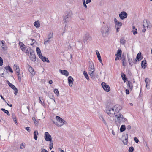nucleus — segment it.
<instances>
[{"label": "nucleus", "instance_id": "obj_2", "mask_svg": "<svg viewBox=\"0 0 152 152\" xmlns=\"http://www.w3.org/2000/svg\"><path fill=\"white\" fill-rule=\"evenodd\" d=\"M102 36L104 37H107L109 34V27L108 25H102L100 29Z\"/></svg>", "mask_w": 152, "mask_h": 152}, {"label": "nucleus", "instance_id": "obj_35", "mask_svg": "<svg viewBox=\"0 0 152 152\" xmlns=\"http://www.w3.org/2000/svg\"><path fill=\"white\" fill-rule=\"evenodd\" d=\"M83 74L86 78L88 80H89V78L88 76V74L86 71H84L83 72Z\"/></svg>", "mask_w": 152, "mask_h": 152}, {"label": "nucleus", "instance_id": "obj_16", "mask_svg": "<svg viewBox=\"0 0 152 152\" xmlns=\"http://www.w3.org/2000/svg\"><path fill=\"white\" fill-rule=\"evenodd\" d=\"M147 61L146 60H144L141 61V67L143 69H145L147 66Z\"/></svg>", "mask_w": 152, "mask_h": 152}, {"label": "nucleus", "instance_id": "obj_11", "mask_svg": "<svg viewBox=\"0 0 152 152\" xmlns=\"http://www.w3.org/2000/svg\"><path fill=\"white\" fill-rule=\"evenodd\" d=\"M73 81L74 79L72 76H69V77L68 78V82L69 86L71 87L72 86Z\"/></svg>", "mask_w": 152, "mask_h": 152}, {"label": "nucleus", "instance_id": "obj_63", "mask_svg": "<svg viewBox=\"0 0 152 152\" xmlns=\"http://www.w3.org/2000/svg\"><path fill=\"white\" fill-rule=\"evenodd\" d=\"M27 3L30 4H31L33 3V0H29L27 1Z\"/></svg>", "mask_w": 152, "mask_h": 152}, {"label": "nucleus", "instance_id": "obj_26", "mask_svg": "<svg viewBox=\"0 0 152 152\" xmlns=\"http://www.w3.org/2000/svg\"><path fill=\"white\" fill-rule=\"evenodd\" d=\"M30 67L28 69V70L30 72L31 74L33 75L35 74V72L34 69L30 66L29 65Z\"/></svg>", "mask_w": 152, "mask_h": 152}, {"label": "nucleus", "instance_id": "obj_34", "mask_svg": "<svg viewBox=\"0 0 152 152\" xmlns=\"http://www.w3.org/2000/svg\"><path fill=\"white\" fill-rule=\"evenodd\" d=\"M1 110L2 111L5 113L8 116H10V113L8 110H6L5 109L3 108L1 109Z\"/></svg>", "mask_w": 152, "mask_h": 152}, {"label": "nucleus", "instance_id": "obj_14", "mask_svg": "<svg viewBox=\"0 0 152 152\" xmlns=\"http://www.w3.org/2000/svg\"><path fill=\"white\" fill-rule=\"evenodd\" d=\"M121 75L122 79L124 83L126 82V81H128L127 77L125 74H124L123 72H121Z\"/></svg>", "mask_w": 152, "mask_h": 152}, {"label": "nucleus", "instance_id": "obj_56", "mask_svg": "<svg viewBox=\"0 0 152 152\" xmlns=\"http://www.w3.org/2000/svg\"><path fill=\"white\" fill-rule=\"evenodd\" d=\"M89 74L91 77H95V75H94V72H91V73L90 72Z\"/></svg>", "mask_w": 152, "mask_h": 152}, {"label": "nucleus", "instance_id": "obj_41", "mask_svg": "<svg viewBox=\"0 0 152 152\" xmlns=\"http://www.w3.org/2000/svg\"><path fill=\"white\" fill-rule=\"evenodd\" d=\"M14 69L16 70V71L17 70H20L19 67L17 66L16 64H14L13 66Z\"/></svg>", "mask_w": 152, "mask_h": 152}, {"label": "nucleus", "instance_id": "obj_64", "mask_svg": "<svg viewBox=\"0 0 152 152\" xmlns=\"http://www.w3.org/2000/svg\"><path fill=\"white\" fill-rule=\"evenodd\" d=\"M41 152H48L46 150L44 149H41Z\"/></svg>", "mask_w": 152, "mask_h": 152}, {"label": "nucleus", "instance_id": "obj_58", "mask_svg": "<svg viewBox=\"0 0 152 152\" xmlns=\"http://www.w3.org/2000/svg\"><path fill=\"white\" fill-rule=\"evenodd\" d=\"M13 90L15 91L14 94L15 95H16L17 94L18 92V90L16 88Z\"/></svg>", "mask_w": 152, "mask_h": 152}, {"label": "nucleus", "instance_id": "obj_59", "mask_svg": "<svg viewBox=\"0 0 152 152\" xmlns=\"http://www.w3.org/2000/svg\"><path fill=\"white\" fill-rule=\"evenodd\" d=\"M99 61L101 63L102 66L103 65V64L102 63V61L101 56L98 58Z\"/></svg>", "mask_w": 152, "mask_h": 152}, {"label": "nucleus", "instance_id": "obj_3", "mask_svg": "<svg viewBox=\"0 0 152 152\" xmlns=\"http://www.w3.org/2000/svg\"><path fill=\"white\" fill-rule=\"evenodd\" d=\"M106 108V111L108 115L111 117L113 116L115 113L114 107L110 108L109 107L107 106Z\"/></svg>", "mask_w": 152, "mask_h": 152}, {"label": "nucleus", "instance_id": "obj_22", "mask_svg": "<svg viewBox=\"0 0 152 152\" xmlns=\"http://www.w3.org/2000/svg\"><path fill=\"white\" fill-rule=\"evenodd\" d=\"M128 83L127 84V86L131 90V91L133 87V85L132 83L130 81H128Z\"/></svg>", "mask_w": 152, "mask_h": 152}, {"label": "nucleus", "instance_id": "obj_30", "mask_svg": "<svg viewBox=\"0 0 152 152\" xmlns=\"http://www.w3.org/2000/svg\"><path fill=\"white\" fill-rule=\"evenodd\" d=\"M127 58L129 64L131 66H132L133 65V60L132 59L129 58L128 56Z\"/></svg>", "mask_w": 152, "mask_h": 152}, {"label": "nucleus", "instance_id": "obj_15", "mask_svg": "<svg viewBox=\"0 0 152 152\" xmlns=\"http://www.w3.org/2000/svg\"><path fill=\"white\" fill-rule=\"evenodd\" d=\"M115 118H116L118 119V122L120 124H121V120L120 118H124L123 115L121 113L118 114V115H115Z\"/></svg>", "mask_w": 152, "mask_h": 152}, {"label": "nucleus", "instance_id": "obj_42", "mask_svg": "<svg viewBox=\"0 0 152 152\" xmlns=\"http://www.w3.org/2000/svg\"><path fill=\"white\" fill-rule=\"evenodd\" d=\"M25 143L23 142L21 144L20 148L21 149H23L25 148Z\"/></svg>", "mask_w": 152, "mask_h": 152}, {"label": "nucleus", "instance_id": "obj_52", "mask_svg": "<svg viewBox=\"0 0 152 152\" xmlns=\"http://www.w3.org/2000/svg\"><path fill=\"white\" fill-rule=\"evenodd\" d=\"M12 118L13 120L16 119V118L15 114L14 113H13L12 114Z\"/></svg>", "mask_w": 152, "mask_h": 152}, {"label": "nucleus", "instance_id": "obj_21", "mask_svg": "<svg viewBox=\"0 0 152 152\" xmlns=\"http://www.w3.org/2000/svg\"><path fill=\"white\" fill-rule=\"evenodd\" d=\"M122 51L121 49H118L117 52L116 53L115 55V56H119L121 57Z\"/></svg>", "mask_w": 152, "mask_h": 152}, {"label": "nucleus", "instance_id": "obj_46", "mask_svg": "<svg viewBox=\"0 0 152 152\" xmlns=\"http://www.w3.org/2000/svg\"><path fill=\"white\" fill-rule=\"evenodd\" d=\"M28 47H26V46L25 45L24 46H22V47H20V48L21 50L22 51H25V50L27 48H28Z\"/></svg>", "mask_w": 152, "mask_h": 152}, {"label": "nucleus", "instance_id": "obj_37", "mask_svg": "<svg viewBox=\"0 0 152 152\" xmlns=\"http://www.w3.org/2000/svg\"><path fill=\"white\" fill-rule=\"evenodd\" d=\"M89 68H92V67H94V64L91 60L89 61Z\"/></svg>", "mask_w": 152, "mask_h": 152}, {"label": "nucleus", "instance_id": "obj_47", "mask_svg": "<svg viewBox=\"0 0 152 152\" xmlns=\"http://www.w3.org/2000/svg\"><path fill=\"white\" fill-rule=\"evenodd\" d=\"M9 86L13 90H14L15 88H16L11 83L10 84Z\"/></svg>", "mask_w": 152, "mask_h": 152}, {"label": "nucleus", "instance_id": "obj_43", "mask_svg": "<svg viewBox=\"0 0 152 152\" xmlns=\"http://www.w3.org/2000/svg\"><path fill=\"white\" fill-rule=\"evenodd\" d=\"M53 141L50 142L49 144V149L50 150H51L53 148Z\"/></svg>", "mask_w": 152, "mask_h": 152}, {"label": "nucleus", "instance_id": "obj_13", "mask_svg": "<svg viewBox=\"0 0 152 152\" xmlns=\"http://www.w3.org/2000/svg\"><path fill=\"white\" fill-rule=\"evenodd\" d=\"M125 137V142L124 141V140L122 141L123 144L124 145H127V144L128 142V135L127 133L126 134L123 135V137Z\"/></svg>", "mask_w": 152, "mask_h": 152}, {"label": "nucleus", "instance_id": "obj_61", "mask_svg": "<svg viewBox=\"0 0 152 152\" xmlns=\"http://www.w3.org/2000/svg\"><path fill=\"white\" fill-rule=\"evenodd\" d=\"M121 59V57H120L119 56H116V57L115 58V61H117V60H119Z\"/></svg>", "mask_w": 152, "mask_h": 152}, {"label": "nucleus", "instance_id": "obj_6", "mask_svg": "<svg viewBox=\"0 0 152 152\" xmlns=\"http://www.w3.org/2000/svg\"><path fill=\"white\" fill-rule=\"evenodd\" d=\"M83 39L84 43H87L88 42L92 40V38L88 34H86L83 37Z\"/></svg>", "mask_w": 152, "mask_h": 152}, {"label": "nucleus", "instance_id": "obj_27", "mask_svg": "<svg viewBox=\"0 0 152 152\" xmlns=\"http://www.w3.org/2000/svg\"><path fill=\"white\" fill-rule=\"evenodd\" d=\"M5 69L7 71H8L12 73L13 71L12 69L11 68L10 66L8 65V66H6L5 67Z\"/></svg>", "mask_w": 152, "mask_h": 152}, {"label": "nucleus", "instance_id": "obj_17", "mask_svg": "<svg viewBox=\"0 0 152 152\" xmlns=\"http://www.w3.org/2000/svg\"><path fill=\"white\" fill-rule=\"evenodd\" d=\"M56 119L57 121L60 122L61 124H62V122H63V121L64 122H65L66 123L67 122L62 118H61L60 116H56Z\"/></svg>", "mask_w": 152, "mask_h": 152}, {"label": "nucleus", "instance_id": "obj_40", "mask_svg": "<svg viewBox=\"0 0 152 152\" xmlns=\"http://www.w3.org/2000/svg\"><path fill=\"white\" fill-rule=\"evenodd\" d=\"M121 61H122V63L123 66H124V67L126 66V60H124L123 59H122Z\"/></svg>", "mask_w": 152, "mask_h": 152}, {"label": "nucleus", "instance_id": "obj_5", "mask_svg": "<svg viewBox=\"0 0 152 152\" xmlns=\"http://www.w3.org/2000/svg\"><path fill=\"white\" fill-rule=\"evenodd\" d=\"M101 86L104 90L106 92H108L110 91V87L105 82H102Z\"/></svg>", "mask_w": 152, "mask_h": 152}, {"label": "nucleus", "instance_id": "obj_4", "mask_svg": "<svg viewBox=\"0 0 152 152\" xmlns=\"http://www.w3.org/2000/svg\"><path fill=\"white\" fill-rule=\"evenodd\" d=\"M28 48L30 51V59L31 61L34 62L36 60V56L35 54L34 53V51L30 47H28Z\"/></svg>", "mask_w": 152, "mask_h": 152}, {"label": "nucleus", "instance_id": "obj_33", "mask_svg": "<svg viewBox=\"0 0 152 152\" xmlns=\"http://www.w3.org/2000/svg\"><path fill=\"white\" fill-rule=\"evenodd\" d=\"M145 81L146 83V87H147L148 86H149L150 80L148 78H146L145 79Z\"/></svg>", "mask_w": 152, "mask_h": 152}, {"label": "nucleus", "instance_id": "obj_60", "mask_svg": "<svg viewBox=\"0 0 152 152\" xmlns=\"http://www.w3.org/2000/svg\"><path fill=\"white\" fill-rule=\"evenodd\" d=\"M121 121L122 122H124L127 121V119L125 118H122L121 119Z\"/></svg>", "mask_w": 152, "mask_h": 152}, {"label": "nucleus", "instance_id": "obj_20", "mask_svg": "<svg viewBox=\"0 0 152 152\" xmlns=\"http://www.w3.org/2000/svg\"><path fill=\"white\" fill-rule=\"evenodd\" d=\"M114 21L116 25V26L118 25V26L121 27L122 25V23L118 21L117 20L116 18H114Z\"/></svg>", "mask_w": 152, "mask_h": 152}, {"label": "nucleus", "instance_id": "obj_23", "mask_svg": "<svg viewBox=\"0 0 152 152\" xmlns=\"http://www.w3.org/2000/svg\"><path fill=\"white\" fill-rule=\"evenodd\" d=\"M115 110V112L118 113L121 110L119 105H116L114 107Z\"/></svg>", "mask_w": 152, "mask_h": 152}, {"label": "nucleus", "instance_id": "obj_10", "mask_svg": "<svg viewBox=\"0 0 152 152\" xmlns=\"http://www.w3.org/2000/svg\"><path fill=\"white\" fill-rule=\"evenodd\" d=\"M39 57L43 62H46L48 63H50V61L48 58L45 56H43L42 54L39 56Z\"/></svg>", "mask_w": 152, "mask_h": 152}, {"label": "nucleus", "instance_id": "obj_31", "mask_svg": "<svg viewBox=\"0 0 152 152\" xmlns=\"http://www.w3.org/2000/svg\"><path fill=\"white\" fill-rule=\"evenodd\" d=\"M34 25L36 28H38L40 27V24L39 21H35L34 23Z\"/></svg>", "mask_w": 152, "mask_h": 152}, {"label": "nucleus", "instance_id": "obj_25", "mask_svg": "<svg viewBox=\"0 0 152 152\" xmlns=\"http://www.w3.org/2000/svg\"><path fill=\"white\" fill-rule=\"evenodd\" d=\"M39 134V133L37 130H35L34 132V138L35 140H37V135Z\"/></svg>", "mask_w": 152, "mask_h": 152}, {"label": "nucleus", "instance_id": "obj_7", "mask_svg": "<svg viewBox=\"0 0 152 152\" xmlns=\"http://www.w3.org/2000/svg\"><path fill=\"white\" fill-rule=\"evenodd\" d=\"M44 138L45 140L47 141L50 142L53 141L51 136L48 132H45V133Z\"/></svg>", "mask_w": 152, "mask_h": 152}, {"label": "nucleus", "instance_id": "obj_39", "mask_svg": "<svg viewBox=\"0 0 152 152\" xmlns=\"http://www.w3.org/2000/svg\"><path fill=\"white\" fill-rule=\"evenodd\" d=\"M54 93L58 96L59 95V93L58 90L57 89H54L53 90Z\"/></svg>", "mask_w": 152, "mask_h": 152}, {"label": "nucleus", "instance_id": "obj_12", "mask_svg": "<svg viewBox=\"0 0 152 152\" xmlns=\"http://www.w3.org/2000/svg\"><path fill=\"white\" fill-rule=\"evenodd\" d=\"M48 94V96L51 99L54 100V102H55L56 101L55 99L54 95L53 93L49 92L47 93Z\"/></svg>", "mask_w": 152, "mask_h": 152}, {"label": "nucleus", "instance_id": "obj_55", "mask_svg": "<svg viewBox=\"0 0 152 152\" xmlns=\"http://www.w3.org/2000/svg\"><path fill=\"white\" fill-rule=\"evenodd\" d=\"M124 59L126 60V55L125 54H124V53H123L121 56V59Z\"/></svg>", "mask_w": 152, "mask_h": 152}, {"label": "nucleus", "instance_id": "obj_9", "mask_svg": "<svg viewBox=\"0 0 152 152\" xmlns=\"http://www.w3.org/2000/svg\"><path fill=\"white\" fill-rule=\"evenodd\" d=\"M150 24V22L148 20H145L143 21V26L144 28L147 27L148 28L150 27L149 24Z\"/></svg>", "mask_w": 152, "mask_h": 152}, {"label": "nucleus", "instance_id": "obj_38", "mask_svg": "<svg viewBox=\"0 0 152 152\" xmlns=\"http://www.w3.org/2000/svg\"><path fill=\"white\" fill-rule=\"evenodd\" d=\"M53 37V32L51 34V33H49L48 36V39H50L51 38Z\"/></svg>", "mask_w": 152, "mask_h": 152}, {"label": "nucleus", "instance_id": "obj_24", "mask_svg": "<svg viewBox=\"0 0 152 152\" xmlns=\"http://www.w3.org/2000/svg\"><path fill=\"white\" fill-rule=\"evenodd\" d=\"M16 72L17 73V76H18V80L19 82L21 81L22 79L21 78V75L20 73V70H17L16 71Z\"/></svg>", "mask_w": 152, "mask_h": 152}, {"label": "nucleus", "instance_id": "obj_19", "mask_svg": "<svg viewBox=\"0 0 152 152\" xmlns=\"http://www.w3.org/2000/svg\"><path fill=\"white\" fill-rule=\"evenodd\" d=\"M142 58L143 57L142 56L141 53V52L139 53L137 55L136 58L139 61H141Z\"/></svg>", "mask_w": 152, "mask_h": 152}, {"label": "nucleus", "instance_id": "obj_49", "mask_svg": "<svg viewBox=\"0 0 152 152\" xmlns=\"http://www.w3.org/2000/svg\"><path fill=\"white\" fill-rule=\"evenodd\" d=\"M19 45L20 46V48L22 47L23 46H25V45L23 43V42L20 41L19 42Z\"/></svg>", "mask_w": 152, "mask_h": 152}, {"label": "nucleus", "instance_id": "obj_50", "mask_svg": "<svg viewBox=\"0 0 152 152\" xmlns=\"http://www.w3.org/2000/svg\"><path fill=\"white\" fill-rule=\"evenodd\" d=\"M100 117L102 118V121L103 122L104 124L106 125L107 124V123L106 122V121H105V120H104V118L103 117V116L101 115V116Z\"/></svg>", "mask_w": 152, "mask_h": 152}, {"label": "nucleus", "instance_id": "obj_44", "mask_svg": "<svg viewBox=\"0 0 152 152\" xmlns=\"http://www.w3.org/2000/svg\"><path fill=\"white\" fill-rule=\"evenodd\" d=\"M134 150V148L133 146H131L129 148V152H132Z\"/></svg>", "mask_w": 152, "mask_h": 152}, {"label": "nucleus", "instance_id": "obj_1", "mask_svg": "<svg viewBox=\"0 0 152 152\" xmlns=\"http://www.w3.org/2000/svg\"><path fill=\"white\" fill-rule=\"evenodd\" d=\"M73 13L72 11L70 10H66L65 13V15L63 16V21H64L63 23H65V26L64 29L66 30V28L67 27V23L71 19Z\"/></svg>", "mask_w": 152, "mask_h": 152}, {"label": "nucleus", "instance_id": "obj_29", "mask_svg": "<svg viewBox=\"0 0 152 152\" xmlns=\"http://www.w3.org/2000/svg\"><path fill=\"white\" fill-rule=\"evenodd\" d=\"M36 51L37 52V53L39 57L40 56H41V55H42V53L40 49V48L38 47H37L36 48Z\"/></svg>", "mask_w": 152, "mask_h": 152}, {"label": "nucleus", "instance_id": "obj_48", "mask_svg": "<svg viewBox=\"0 0 152 152\" xmlns=\"http://www.w3.org/2000/svg\"><path fill=\"white\" fill-rule=\"evenodd\" d=\"M39 102L41 103V104H42V105L43 106H45V102H44V101H43L42 102L41 99V97H40L39 98Z\"/></svg>", "mask_w": 152, "mask_h": 152}, {"label": "nucleus", "instance_id": "obj_57", "mask_svg": "<svg viewBox=\"0 0 152 152\" xmlns=\"http://www.w3.org/2000/svg\"><path fill=\"white\" fill-rule=\"evenodd\" d=\"M134 140L135 141V142L137 143H138L139 142L138 139L136 137H135L134 138Z\"/></svg>", "mask_w": 152, "mask_h": 152}, {"label": "nucleus", "instance_id": "obj_8", "mask_svg": "<svg viewBox=\"0 0 152 152\" xmlns=\"http://www.w3.org/2000/svg\"><path fill=\"white\" fill-rule=\"evenodd\" d=\"M127 13L125 11H122L119 14V16L121 19L122 20L127 18Z\"/></svg>", "mask_w": 152, "mask_h": 152}, {"label": "nucleus", "instance_id": "obj_62", "mask_svg": "<svg viewBox=\"0 0 152 152\" xmlns=\"http://www.w3.org/2000/svg\"><path fill=\"white\" fill-rule=\"evenodd\" d=\"M138 61V60H137V59H133V64H137V61Z\"/></svg>", "mask_w": 152, "mask_h": 152}, {"label": "nucleus", "instance_id": "obj_53", "mask_svg": "<svg viewBox=\"0 0 152 152\" xmlns=\"http://www.w3.org/2000/svg\"><path fill=\"white\" fill-rule=\"evenodd\" d=\"M132 31L133 32V34L134 35H135L137 33V29L136 28L134 30H132Z\"/></svg>", "mask_w": 152, "mask_h": 152}, {"label": "nucleus", "instance_id": "obj_28", "mask_svg": "<svg viewBox=\"0 0 152 152\" xmlns=\"http://www.w3.org/2000/svg\"><path fill=\"white\" fill-rule=\"evenodd\" d=\"M120 42L121 44H122L123 45H125L126 42V41L124 39V37H121L120 40Z\"/></svg>", "mask_w": 152, "mask_h": 152}, {"label": "nucleus", "instance_id": "obj_32", "mask_svg": "<svg viewBox=\"0 0 152 152\" xmlns=\"http://www.w3.org/2000/svg\"><path fill=\"white\" fill-rule=\"evenodd\" d=\"M126 129V126L124 125H121L120 129V131L121 132H123L125 131Z\"/></svg>", "mask_w": 152, "mask_h": 152}, {"label": "nucleus", "instance_id": "obj_51", "mask_svg": "<svg viewBox=\"0 0 152 152\" xmlns=\"http://www.w3.org/2000/svg\"><path fill=\"white\" fill-rule=\"evenodd\" d=\"M26 53L28 56H29V54L30 53V51L28 48H27L26 50Z\"/></svg>", "mask_w": 152, "mask_h": 152}, {"label": "nucleus", "instance_id": "obj_54", "mask_svg": "<svg viewBox=\"0 0 152 152\" xmlns=\"http://www.w3.org/2000/svg\"><path fill=\"white\" fill-rule=\"evenodd\" d=\"M96 54L97 55V58H99V57H101L100 55V53L97 50H96Z\"/></svg>", "mask_w": 152, "mask_h": 152}, {"label": "nucleus", "instance_id": "obj_18", "mask_svg": "<svg viewBox=\"0 0 152 152\" xmlns=\"http://www.w3.org/2000/svg\"><path fill=\"white\" fill-rule=\"evenodd\" d=\"M59 72L62 75H64L66 76H68L69 75V72L66 70H62L60 69Z\"/></svg>", "mask_w": 152, "mask_h": 152}, {"label": "nucleus", "instance_id": "obj_45", "mask_svg": "<svg viewBox=\"0 0 152 152\" xmlns=\"http://www.w3.org/2000/svg\"><path fill=\"white\" fill-rule=\"evenodd\" d=\"M53 123L56 125L58 127H61V125L60 124H58V123L57 122H56L55 121H54L53 120Z\"/></svg>", "mask_w": 152, "mask_h": 152}, {"label": "nucleus", "instance_id": "obj_36", "mask_svg": "<svg viewBox=\"0 0 152 152\" xmlns=\"http://www.w3.org/2000/svg\"><path fill=\"white\" fill-rule=\"evenodd\" d=\"M1 42L2 44V48L4 50H7V48L4 47V46L5 45V42L3 40H2L1 41Z\"/></svg>", "mask_w": 152, "mask_h": 152}]
</instances>
